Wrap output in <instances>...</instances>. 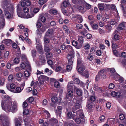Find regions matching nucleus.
<instances>
[{
	"instance_id": "nucleus-46",
	"label": "nucleus",
	"mask_w": 126,
	"mask_h": 126,
	"mask_svg": "<svg viewBox=\"0 0 126 126\" xmlns=\"http://www.w3.org/2000/svg\"><path fill=\"white\" fill-rule=\"evenodd\" d=\"M78 41L80 43V44H81L82 45V44H83V37L82 36H79L78 38Z\"/></svg>"
},
{
	"instance_id": "nucleus-3",
	"label": "nucleus",
	"mask_w": 126,
	"mask_h": 126,
	"mask_svg": "<svg viewBox=\"0 0 126 126\" xmlns=\"http://www.w3.org/2000/svg\"><path fill=\"white\" fill-rule=\"evenodd\" d=\"M10 7H6L4 10L5 16L7 18L9 19L11 17V15L10 13Z\"/></svg>"
},
{
	"instance_id": "nucleus-40",
	"label": "nucleus",
	"mask_w": 126,
	"mask_h": 126,
	"mask_svg": "<svg viewBox=\"0 0 126 126\" xmlns=\"http://www.w3.org/2000/svg\"><path fill=\"white\" fill-rule=\"evenodd\" d=\"M83 27V25L80 24H76V28L78 30L82 29Z\"/></svg>"
},
{
	"instance_id": "nucleus-14",
	"label": "nucleus",
	"mask_w": 126,
	"mask_h": 126,
	"mask_svg": "<svg viewBox=\"0 0 126 126\" xmlns=\"http://www.w3.org/2000/svg\"><path fill=\"white\" fill-rule=\"evenodd\" d=\"M53 49V47L52 45H45L44 51L45 52H49L50 50Z\"/></svg>"
},
{
	"instance_id": "nucleus-30",
	"label": "nucleus",
	"mask_w": 126,
	"mask_h": 126,
	"mask_svg": "<svg viewBox=\"0 0 126 126\" xmlns=\"http://www.w3.org/2000/svg\"><path fill=\"white\" fill-rule=\"evenodd\" d=\"M81 75L85 76L87 78H88L89 76V72L87 70H85L81 74Z\"/></svg>"
},
{
	"instance_id": "nucleus-33",
	"label": "nucleus",
	"mask_w": 126,
	"mask_h": 126,
	"mask_svg": "<svg viewBox=\"0 0 126 126\" xmlns=\"http://www.w3.org/2000/svg\"><path fill=\"white\" fill-rule=\"evenodd\" d=\"M3 3L4 5V8L5 9V8H6V7H10L8 6L9 2L8 0H4L3 1Z\"/></svg>"
},
{
	"instance_id": "nucleus-44",
	"label": "nucleus",
	"mask_w": 126,
	"mask_h": 126,
	"mask_svg": "<svg viewBox=\"0 0 126 126\" xmlns=\"http://www.w3.org/2000/svg\"><path fill=\"white\" fill-rule=\"evenodd\" d=\"M84 4V5H85L86 6V9L87 10L89 9H90L91 7V6L90 4L87 3L85 2V3L84 4Z\"/></svg>"
},
{
	"instance_id": "nucleus-19",
	"label": "nucleus",
	"mask_w": 126,
	"mask_h": 126,
	"mask_svg": "<svg viewBox=\"0 0 126 126\" xmlns=\"http://www.w3.org/2000/svg\"><path fill=\"white\" fill-rule=\"evenodd\" d=\"M55 71L56 72H60L61 73L64 72L66 71L65 69L63 68H62L61 67L59 66H58L56 67Z\"/></svg>"
},
{
	"instance_id": "nucleus-18",
	"label": "nucleus",
	"mask_w": 126,
	"mask_h": 126,
	"mask_svg": "<svg viewBox=\"0 0 126 126\" xmlns=\"http://www.w3.org/2000/svg\"><path fill=\"white\" fill-rule=\"evenodd\" d=\"M28 65L29 66H28V65H27V64H26V63L24 62H22L21 64H20V66L22 69H24L26 67L27 69H30V66L29 64V63Z\"/></svg>"
},
{
	"instance_id": "nucleus-11",
	"label": "nucleus",
	"mask_w": 126,
	"mask_h": 126,
	"mask_svg": "<svg viewBox=\"0 0 126 126\" xmlns=\"http://www.w3.org/2000/svg\"><path fill=\"white\" fill-rule=\"evenodd\" d=\"M24 85L25 84L23 83L22 85L21 88L19 87H17L16 88V89H15L13 91V93H16L21 92L22 90Z\"/></svg>"
},
{
	"instance_id": "nucleus-34",
	"label": "nucleus",
	"mask_w": 126,
	"mask_h": 126,
	"mask_svg": "<svg viewBox=\"0 0 126 126\" xmlns=\"http://www.w3.org/2000/svg\"><path fill=\"white\" fill-rule=\"evenodd\" d=\"M119 93L116 92L114 91H112L111 93L110 94L113 97L116 96L118 97L119 96Z\"/></svg>"
},
{
	"instance_id": "nucleus-59",
	"label": "nucleus",
	"mask_w": 126,
	"mask_h": 126,
	"mask_svg": "<svg viewBox=\"0 0 126 126\" xmlns=\"http://www.w3.org/2000/svg\"><path fill=\"white\" fill-rule=\"evenodd\" d=\"M31 53L33 57H35L36 54V50H32L31 51Z\"/></svg>"
},
{
	"instance_id": "nucleus-57",
	"label": "nucleus",
	"mask_w": 126,
	"mask_h": 126,
	"mask_svg": "<svg viewBox=\"0 0 126 126\" xmlns=\"http://www.w3.org/2000/svg\"><path fill=\"white\" fill-rule=\"evenodd\" d=\"M47 58H50L52 57V54L51 52L48 53L46 55Z\"/></svg>"
},
{
	"instance_id": "nucleus-32",
	"label": "nucleus",
	"mask_w": 126,
	"mask_h": 126,
	"mask_svg": "<svg viewBox=\"0 0 126 126\" xmlns=\"http://www.w3.org/2000/svg\"><path fill=\"white\" fill-rule=\"evenodd\" d=\"M46 76L44 75H41L40 77L38 78V80L39 81H42L43 82L46 79Z\"/></svg>"
},
{
	"instance_id": "nucleus-55",
	"label": "nucleus",
	"mask_w": 126,
	"mask_h": 126,
	"mask_svg": "<svg viewBox=\"0 0 126 126\" xmlns=\"http://www.w3.org/2000/svg\"><path fill=\"white\" fill-rule=\"evenodd\" d=\"M117 23L116 20L115 19H112L110 21V24L112 25H114Z\"/></svg>"
},
{
	"instance_id": "nucleus-58",
	"label": "nucleus",
	"mask_w": 126,
	"mask_h": 126,
	"mask_svg": "<svg viewBox=\"0 0 126 126\" xmlns=\"http://www.w3.org/2000/svg\"><path fill=\"white\" fill-rule=\"evenodd\" d=\"M13 79V75L10 74L9 75L8 78V79L9 81H11Z\"/></svg>"
},
{
	"instance_id": "nucleus-63",
	"label": "nucleus",
	"mask_w": 126,
	"mask_h": 126,
	"mask_svg": "<svg viewBox=\"0 0 126 126\" xmlns=\"http://www.w3.org/2000/svg\"><path fill=\"white\" fill-rule=\"evenodd\" d=\"M14 61L16 64H18L20 60L18 58H16L14 59Z\"/></svg>"
},
{
	"instance_id": "nucleus-51",
	"label": "nucleus",
	"mask_w": 126,
	"mask_h": 126,
	"mask_svg": "<svg viewBox=\"0 0 126 126\" xmlns=\"http://www.w3.org/2000/svg\"><path fill=\"white\" fill-rule=\"evenodd\" d=\"M82 64V62L79 59H78L77 60V68L78 67H79Z\"/></svg>"
},
{
	"instance_id": "nucleus-60",
	"label": "nucleus",
	"mask_w": 126,
	"mask_h": 126,
	"mask_svg": "<svg viewBox=\"0 0 126 126\" xmlns=\"http://www.w3.org/2000/svg\"><path fill=\"white\" fill-rule=\"evenodd\" d=\"M23 76V74L20 72H18L16 73V76L17 77L19 78H21Z\"/></svg>"
},
{
	"instance_id": "nucleus-17",
	"label": "nucleus",
	"mask_w": 126,
	"mask_h": 126,
	"mask_svg": "<svg viewBox=\"0 0 126 126\" xmlns=\"http://www.w3.org/2000/svg\"><path fill=\"white\" fill-rule=\"evenodd\" d=\"M21 59L22 60V62H25L27 65H29V62L28 61L26 57L24 55H22L21 56Z\"/></svg>"
},
{
	"instance_id": "nucleus-45",
	"label": "nucleus",
	"mask_w": 126,
	"mask_h": 126,
	"mask_svg": "<svg viewBox=\"0 0 126 126\" xmlns=\"http://www.w3.org/2000/svg\"><path fill=\"white\" fill-rule=\"evenodd\" d=\"M44 40L45 45H47V44L48 43L50 42L49 39L46 37H45Z\"/></svg>"
},
{
	"instance_id": "nucleus-61",
	"label": "nucleus",
	"mask_w": 126,
	"mask_h": 126,
	"mask_svg": "<svg viewBox=\"0 0 126 126\" xmlns=\"http://www.w3.org/2000/svg\"><path fill=\"white\" fill-rule=\"evenodd\" d=\"M5 25V21H3L2 22L0 23V28H3L4 27Z\"/></svg>"
},
{
	"instance_id": "nucleus-9",
	"label": "nucleus",
	"mask_w": 126,
	"mask_h": 126,
	"mask_svg": "<svg viewBox=\"0 0 126 126\" xmlns=\"http://www.w3.org/2000/svg\"><path fill=\"white\" fill-rule=\"evenodd\" d=\"M79 102L78 100L76 101V103L75 104V106H73L72 109V110L73 113H75V111L76 110L79 109L81 107V106L80 104L78 103Z\"/></svg>"
},
{
	"instance_id": "nucleus-42",
	"label": "nucleus",
	"mask_w": 126,
	"mask_h": 126,
	"mask_svg": "<svg viewBox=\"0 0 126 126\" xmlns=\"http://www.w3.org/2000/svg\"><path fill=\"white\" fill-rule=\"evenodd\" d=\"M34 16V13L33 12H31L30 14H28L26 16L27 18H31L33 17Z\"/></svg>"
},
{
	"instance_id": "nucleus-29",
	"label": "nucleus",
	"mask_w": 126,
	"mask_h": 126,
	"mask_svg": "<svg viewBox=\"0 0 126 126\" xmlns=\"http://www.w3.org/2000/svg\"><path fill=\"white\" fill-rule=\"evenodd\" d=\"M76 17L78 19V22L79 23H81L83 21L82 17L79 15H77L76 16Z\"/></svg>"
},
{
	"instance_id": "nucleus-39",
	"label": "nucleus",
	"mask_w": 126,
	"mask_h": 126,
	"mask_svg": "<svg viewBox=\"0 0 126 126\" xmlns=\"http://www.w3.org/2000/svg\"><path fill=\"white\" fill-rule=\"evenodd\" d=\"M73 50L72 47L70 45H67L66 46V50L69 52Z\"/></svg>"
},
{
	"instance_id": "nucleus-1",
	"label": "nucleus",
	"mask_w": 126,
	"mask_h": 126,
	"mask_svg": "<svg viewBox=\"0 0 126 126\" xmlns=\"http://www.w3.org/2000/svg\"><path fill=\"white\" fill-rule=\"evenodd\" d=\"M1 105L2 108L6 112H15L17 110V103L14 102L12 103L11 100H2Z\"/></svg>"
},
{
	"instance_id": "nucleus-12",
	"label": "nucleus",
	"mask_w": 126,
	"mask_h": 126,
	"mask_svg": "<svg viewBox=\"0 0 126 126\" xmlns=\"http://www.w3.org/2000/svg\"><path fill=\"white\" fill-rule=\"evenodd\" d=\"M74 88V90L76 89V87L74 85V83L73 81H70L68 82L67 85V90H71Z\"/></svg>"
},
{
	"instance_id": "nucleus-6",
	"label": "nucleus",
	"mask_w": 126,
	"mask_h": 126,
	"mask_svg": "<svg viewBox=\"0 0 126 126\" xmlns=\"http://www.w3.org/2000/svg\"><path fill=\"white\" fill-rule=\"evenodd\" d=\"M107 70L105 69L100 70L99 72V74L101 78L103 79H105L106 78V74L107 73Z\"/></svg>"
},
{
	"instance_id": "nucleus-24",
	"label": "nucleus",
	"mask_w": 126,
	"mask_h": 126,
	"mask_svg": "<svg viewBox=\"0 0 126 126\" xmlns=\"http://www.w3.org/2000/svg\"><path fill=\"white\" fill-rule=\"evenodd\" d=\"M85 69V67L84 66H83L79 67L78 70V72L81 75V74L83 73Z\"/></svg>"
},
{
	"instance_id": "nucleus-35",
	"label": "nucleus",
	"mask_w": 126,
	"mask_h": 126,
	"mask_svg": "<svg viewBox=\"0 0 126 126\" xmlns=\"http://www.w3.org/2000/svg\"><path fill=\"white\" fill-rule=\"evenodd\" d=\"M112 47L113 49H115L118 48L119 47V45L114 43H112Z\"/></svg>"
},
{
	"instance_id": "nucleus-26",
	"label": "nucleus",
	"mask_w": 126,
	"mask_h": 126,
	"mask_svg": "<svg viewBox=\"0 0 126 126\" xmlns=\"http://www.w3.org/2000/svg\"><path fill=\"white\" fill-rule=\"evenodd\" d=\"M125 22H123L120 24L118 27V29L120 30L123 29L125 27Z\"/></svg>"
},
{
	"instance_id": "nucleus-36",
	"label": "nucleus",
	"mask_w": 126,
	"mask_h": 126,
	"mask_svg": "<svg viewBox=\"0 0 126 126\" xmlns=\"http://www.w3.org/2000/svg\"><path fill=\"white\" fill-rule=\"evenodd\" d=\"M87 59L89 61H92L94 59L93 56L91 54H89L88 55Z\"/></svg>"
},
{
	"instance_id": "nucleus-50",
	"label": "nucleus",
	"mask_w": 126,
	"mask_h": 126,
	"mask_svg": "<svg viewBox=\"0 0 126 126\" xmlns=\"http://www.w3.org/2000/svg\"><path fill=\"white\" fill-rule=\"evenodd\" d=\"M58 99L57 97L55 96H53L52 98V102L55 103L57 102L58 101Z\"/></svg>"
},
{
	"instance_id": "nucleus-16",
	"label": "nucleus",
	"mask_w": 126,
	"mask_h": 126,
	"mask_svg": "<svg viewBox=\"0 0 126 126\" xmlns=\"http://www.w3.org/2000/svg\"><path fill=\"white\" fill-rule=\"evenodd\" d=\"M72 3L79 5L80 4H84L85 1L84 0H71Z\"/></svg>"
},
{
	"instance_id": "nucleus-20",
	"label": "nucleus",
	"mask_w": 126,
	"mask_h": 126,
	"mask_svg": "<svg viewBox=\"0 0 126 126\" xmlns=\"http://www.w3.org/2000/svg\"><path fill=\"white\" fill-rule=\"evenodd\" d=\"M3 43L7 46H10L12 43V41L10 39H7L3 40Z\"/></svg>"
},
{
	"instance_id": "nucleus-49",
	"label": "nucleus",
	"mask_w": 126,
	"mask_h": 126,
	"mask_svg": "<svg viewBox=\"0 0 126 126\" xmlns=\"http://www.w3.org/2000/svg\"><path fill=\"white\" fill-rule=\"evenodd\" d=\"M24 40H25L30 45H31L32 44L31 41V40L27 37H25Z\"/></svg>"
},
{
	"instance_id": "nucleus-41",
	"label": "nucleus",
	"mask_w": 126,
	"mask_h": 126,
	"mask_svg": "<svg viewBox=\"0 0 126 126\" xmlns=\"http://www.w3.org/2000/svg\"><path fill=\"white\" fill-rule=\"evenodd\" d=\"M109 7L110 8L111 10H113L115 11H117L116 6L115 5L111 4L110 5Z\"/></svg>"
},
{
	"instance_id": "nucleus-62",
	"label": "nucleus",
	"mask_w": 126,
	"mask_h": 126,
	"mask_svg": "<svg viewBox=\"0 0 126 126\" xmlns=\"http://www.w3.org/2000/svg\"><path fill=\"white\" fill-rule=\"evenodd\" d=\"M114 87V85L113 83H110L109 86V88L110 89H112Z\"/></svg>"
},
{
	"instance_id": "nucleus-5",
	"label": "nucleus",
	"mask_w": 126,
	"mask_h": 126,
	"mask_svg": "<svg viewBox=\"0 0 126 126\" xmlns=\"http://www.w3.org/2000/svg\"><path fill=\"white\" fill-rule=\"evenodd\" d=\"M84 5L80 4L77 5V8L79 10V11L82 13H84L87 11V9L85 8Z\"/></svg>"
},
{
	"instance_id": "nucleus-10",
	"label": "nucleus",
	"mask_w": 126,
	"mask_h": 126,
	"mask_svg": "<svg viewBox=\"0 0 126 126\" xmlns=\"http://www.w3.org/2000/svg\"><path fill=\"white\" fill-rule=\"evenodd\" d=\"M6 87L9 90L13 92V91L15 89L16 85L14 83H11L10 85H7Z\"/></svg>"
},
{
	"instance_id": "nucleus-28",
	"label": "nucleus",
	"mask_w": 126,
	"mask_h": 126,
	"mask_svg": "<svg viewBox=\"0 0 126 126\" xmlns=\"http://www.w3.org/2000/svg\"><path fill=\"white\" fill-rule=\"evenodd\" d=\"M76 90V93L79 96H81L82 95V90L80 89L77 88V87L76 89H75Z\"/></svg>"
},
{
	"instance_id": "nucleus-38",
	"label": "nucleus",
	"mask_w": 126,
	"mask_h": 126,
	"mask_svg": "<svg viewBox=\"0 0 126 126\" xmlns=\"http://www.w3.org/2000/svg\"><path fill=\"white\" fill-rule=\"evenodd\" d=\"M15 124L16 126H21V123L17 118L15 119Z\"/></svg>"
},
{
	"instance_id": "nucleus-31",
	"label": "nucleus",
	"mask_w": 126,
	"mask_h": 126,
	"mask_svg": "<svg viewBox=\"0 0 126 126\" xmlns=\"http://www.w3.org/2000/svg\"><path fill=\"white\" fill-rule=\"evenodd\" d=\"M37 50L40 52V53H42V46L41 44H39L36 46Z\"/></svg>"
},
{
	"instance_id": "nucleus-8",
	"label": "nucleus",
	"mask_w": 126,
	"mask_h": 126,
	"mask_svg": "<svg viewBox=\"0 0 126 126\" xmlns=\"http://www.w3.org/2000/svg\"><path fill=\"white\" fill-rule=\"evenodd\" d=\"M67 98H68L69 101H71L73 97V92L71 90H67V93L66 95Z\"/></svg>"
},
{
	"instance_id": "nucleus-23",
	"label": "nucleus",
	"mask_w": 126,
	"mask_h": 126,
	"mask_svg": "<svg viewBox=\"0 0 126 126\" xmlns=\"http://www.w3.org/2000/svg\"><path fill=\"white\" fill-rule=\"evenodd\" d=\"M54 31L53 29L52 28L48 29L46 33V36H49V34H52L53 33Z\"/></svg>"
},
{
	"instance_id": "nucleus-7",
	"label": "nucleus",
	"mask_w": 126,
	"mask_h": 126,
	"mask_svg": "<svg viewBox=\"0 0 126 126\" xmlns=\"http://www.w3.org/2000/svg\"><path fill=\"white\" fill-rule=\"evenodd\" d=\"M76 115L77 116H79L80 118L83 120H85V117L84 115L82 110H78L77 112Z\"/></svg>"
},
{
	"instance_id": "nucleus-21",
	"label": "nucleus",
	"mask_w": 126,
	"mask_h": 126,
	"mask_svg": "<svg viewBox=\"0 0 126 126\" xmlns=\"http://www.w3.org/2000/svg\"><path fill=\"white\" fill-rule=\"evenodd\" d=\"M49 120L50 124L52 125H54L55 124L57 123L58 122L57 120L54 118L50 119Z\"/></svg>"
},
{
	"instance_id": "nucleus-4",
	"label": "nucleus",
	"mask_w": 126,
	"mask_h": 126,
	"mask_svg": "<svg viewBox=\"0 0 126 126\" xmlns=\"http://www.w3.org/2000/svg\"><path fill=\"white\" fill-rule=\"evenodd\" d=\"M72 119L75 121L76 123L78 124H80L81 125H83L85 124V120H81L79 118H76L75 115L73 116Z\"/></svg>"
},
{
	"instance_id": "nucleus-37",
	"label": "nucleus",
	"mask_w": 126,
	"mask_h": 126,
	"mask_svg": "<svg viewBox=\"0 0 126 126\" xmlns=\"http://www.w3.org/2000/svg\"><path fill=\"white\" fill-rule=\"evenodd\" d=\"M105 27L106 30L109 32H111V30L112 27L110 25H106Z\"/></svg>"
},
{
	"instance_id": "nucleus-48",
	"label": "nucleus",
	"mask_w": 126,
	"mask_h": 126,
	"mask_svg": "<svg viewBox=\"0 0 126 126\" xmlns=\"http://www.w3.org/2000/svg\"><path fill=\"white\" fill-rule=\"evenodd\" d=\"M54 87L56 88H59L60 86V83L58 81H55L54 83Z\"/></svg>"
},
{
	"instance_id": "nucleus-52",
	"label": "nucleus",
	"mask_w": 126,
	"mask_h": 126,
	"mask_svg": "<svg viewBox=\"0 0 126 126\" xmlns=\"http://www.w3.org/2000/svg\"><path fill=\"white\" fill-rule=\"evenodd\" d=\"M68 64L66 67V70L68 71H69L72 68V65Z\"/></svg>"
},
{
	"instance_id": "nucleus-22",
	"label": "nucleus",
	"mask_w": 126,
	"mask_h": 126,
	"mask_svg": "<svg viewBox=\"0 0 126 126\" xmlns=\"http://www.w3.org/2000/svg\"><path fill=\"white\" fill-rule=\"evenodd\" d=\"M49 13L51 14L56 15L58 13V11L55 9H50L49 11Z\"/></svg>"
},
{
	"instance_id": "nucleus-25",
	"label": "nucleus",
	"mask_w": 126,
	"mask_h": 126,
	"mask_svg": "<svg viewBox=\"0 0 126 126\" xmlns=\"http://www.w3.org/2000/svg\"><path fill=\"white\" fill-rule=\"evenodd\" d=\"M39 58L40 61L41 62V64L42 65L44 64L46 61L44 57L43 56L40 55L39 57Z\"/></svg>"
},
{
	"instance_id": "nucleus-53",
	"label": "nucleus",
	"mask_w": 126,
	"mask_h": 126,
	"mask_svg": "<svg viewBox=\"0 0 126 126\" xmlns=\"http://www.w3.org/2000/svg\"><path fill=\"white\" fill-rule=\"evenodd\" d=\"M66 116L67 118L69 119H71L72 116V112H68Z\"/></svg>"
},
{
	"instance_id": "nucleus-56",
	"label": "nucleus",
	"mask_w": 126,
	"mask_h": 126,
	"mask_svg": "<svg viewBox=\"0 0 126 126\" xmlns=\"http://www.w3.org/2000/svg\"><path fill=\"white\" fill-rule=\"evenodd\" d=\"M47 63L50 67H52V65L53 64V62L52 60H49L47 62Z\"/></svg>"
},
{
	"instance_id": "nucleus-54",
	"label": "nucleus",
	"mask_w": 126,
	"mask_h": 126,
	"mask_svg": "<svg viewBox=\"0 0 126 126\" xmlns=\"http://www.w3.org/2000/svg\"><path fill=\"white\" fill-rule=\"evenodd\" d=\"M30 73L28 71L26 70L24 72V75L26 77L29 76L30 75Z\"/></svg>"
},
{
	"instance_id": "nucleus-13",
	"label": "nucleus",
	"mask_w": 126,
	"mask_h": 126,
	"mask_svg": "<svg viewBox=\"0 0 126 126\" xmlns=\"http://www.w3.org/2000/svg\"><path fill=\"white\" fill-rule=\"evenodd\" d=\"M93 103L90 101V100L88 101L87 103L86 108L88 110H91L93 108Z\"/></svg>"
},
{
	"instance_id": "nucleus-27",
	"label": "nucleus",
	"mask_w": 126,
	"mask_h": 126,
	"mask_svg": "<svg viewBox=\"0 0 126 126\" xmlns=\"http://www.w3.org/2000/svg\"><path fill=\"white\" fill-rule=\"evenodd\" d=\"M104 4L103 3H99L98 4V7L99 9L101 11H103L105 7Z\"/></svg>"
},
{
	"instance_id": "nucleus-64",
	"label": "nucleus",
	"mask_w": 126,
	"mask_h": 126,
	"mask_svg": "<svg viewBox=\"0 0 126 126\" xmlns=\"http://www.w3.org/2000/svg\"><path fill=\"white\" fill-rule=\"evenodd\" d=\"M63 28L64 31H66L67 32H68L69 30L66 25H63Z\"/></svg>"
},
{
	"instance_id": "nucleus-47",
	"label": "nucleus",
	"mask_w": 126,
	"mask_h": 126,
	"mask_svg": "<svg viewBox=\"0 0 126 126\" xmlns=\"http://www.w3.org/2000/svg\"><path fill=\"white\" fill-rule=\"evenodd\" d=\"M2 73L4 76H7L9 74V71L7 69H5L3 70Z\"/></svg>"
},
{
	"instance_id": "nucleus-2",
	"label": "nucleus",
	"mask_w": 126,
	"mask_h": 126,
	"mask_svg": "<svg viewBox=\"0 0 126 126\" xmlns=\"http://www.w3.org/2000/svg\"><path fill=\"white\" fill-rule=\"evenodd\" d=\"M74 54H69L67 55V58L68 60V64L72 65L74 61Z\"/></svg>"
},
{
	"instance_id": "nucleus-43",
	"label": "nucleus",
	"mask_w": 126,
	"mask_h": 126,
	"mask_svg": "<svg viewBox=\"0 0 126 126\" xmlns=\"http://www.w3.org/2000/svg\"><path fill=\"white\" fill-rule=\"evenodd\" d=\"M90 47V45L89 43H86L83 46L84 48L86 50L89 49Z\"/></svg>"
},
{
	"instance_id": "nucleus-15",
	"label": "nucleus",
	"mask_w": 126,
	"mask_h": 126,
	"mask_svg": "<svg viewBox=\"0 0 126 126\" xmlns=\"http://www.w3.org/2000/svg\"><path fill=\"white\" fill-rule=\"evenodd\" d=\"M72 45L77 49H80L82 47V45L78 44L77 42L75 40H73L72 42Z\"/></svg>"
}]
</instances>
